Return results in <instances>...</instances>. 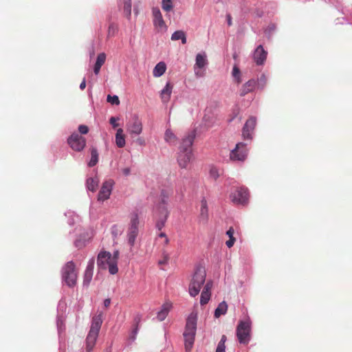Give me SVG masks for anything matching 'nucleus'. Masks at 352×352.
<instances>
[{"label":"nucleus","instance_id":"de8ad7c7","mask_svg":"<svg viewBox=\"0 0 352 352\" xmlns=\"http://www.w3.org/2000/svg\"><path fill=\"white\" fill-rule=\"evenodd\" d=\"M239 75H241L240 69L236 66H234L233 67V70H232V76L234 78H236L237 76H239Z\"/></svg>","mask_w":352,"mask_h":352},{"label":"nucleus","instance_id":"c85d7f7f","mask_svg":"<svg viewBox=\"0 0 352 352\" xmlns=\"http://www.w3.org/2000/svg\"><path fill=\"white\" fill-rule=\"evenodd\" d=\"M228 309V305L225 301L219 304L217 308L214 311V317L219 318L221 316L226 314Z\"/></svg>","mask_w":352,"mask_h":352},{"label":"nucleus","instance_id":"ddd939ff","mask_svg":"<svg viewBox=\"0 0 352 352\" xmlns=\"http://www.w3.org/2000/svg\"><path fill=\"white\" fill-rule=\"evenodd\" d=\"M111 253L107 251H101L98 255L97 263L100 268L109 270L111 265Z\"/></svg>","mask_w":352,"mask_h":352},{"label":"nucleus","instance_id":"c756f323","mask_svg":"<svg viewBox=\"0 0 352 352\" xmlns=\"http://www.w3.org/2000/svg\"><path fill=\"white\" fill-rule=\"evenodd\" d=\"M91 151V159L88 163L89 167H93L97 164L98 162V153L95 147H92L90 149Z\"/></svg>","mask_w":352,"mask_h":352},{"label":"nucleus","instance_id":"a211bd4d","mask_svg":"<svg viewBox=\"0 0 352 352\" xmlns=\"http://www.w3.org/2000/svg\"><path fill=\"white\" fill-rule=\"evenodd\" d=\"M153 15L154 17L153 23L155 26H158L160 28L166 27L165 22L159 8H153Z\"/></svg>","mask_w":352,"mask_h":352},{"label":"nucleus","instance_id":"bf43d9fd","mask_svg":"<svg viewBox=\"0 0 352 352\" xmlns=\"http://www.w3.org/2000/svg\"><path fill=\"white\" fill-rule=\"evenodd\" d=\"M164 243H165L166 245L168 244L169 239H168V237H166Z\"/></svg>","mask_w":352,"mask_h":352},{"label":"nucleus","instance_id":"f8f14e48","mask_svg":"<svg viewBox=\"0 0 352 352\" xmlns=\"http://www.w3.org/2000/svg\"><path fill=\"white\" fill-rule=\"evenodd\" d=\"M127 131L131 135H140L142 132V121L135 116L132 118L131 121L128 124Z\"/></svg>","mask_w":352,"mask_h":352},{"label":"nucleus","instance_id":"49530a36","mask_svg":"<svg viewBox=\"0 0 352 352\" xmlns=\"http://www.w3.org/2000/svg\"><path fill=\"white\" fill-rule=\"evenodd\" d=\"M118 120H119V118L111 117L109 119V123L113 128H116L118 126V124L116 122Z\"/></svg>","mask_w":352,"mask_h":352},{"label":"nucleus","instance_id":"603ef678","mask_svg":"<svg viewBox=\"0 0 352 352\" xmlns=\"http://www.w3.org/2000/svg\"><path fill=\"white\" fill-rule=\"evenodd\" d=\"M227 21H228V25L229 26H231L232 25V17L230 16V14H227Z\"/></svg>","mask_w":352,"mask_h":352},{"label":"nucleus","instance_id":"6e6552de","mask_svg":"<svg viewBox=\"0 0 352 352\" xmlns=\"http://www.w3.org/2000/svg\"><path fill=\"white\" fill-rule=\"evenodd\" d=\"M248 192L245 188H238L230 195L231 201L236 205H245L248 201Z\"/></svg>","mask_w":352,"mask_h":352},{"label":"nucleus","instance_id":"37998d69","mask_svg":"<svg viewBox=\"0 0 352 352\" xmlns=\"http://www.w3.org/2000/svg\"><path fill=\"white\" fill-rule=\"evenodd\" d=\"M94 266V258H91L88 263V265L86 267L85 272L93 273Z\"/></svg>","mask_w":352,"mask_h":352},{"label":"nucleus","instance_id":"3c124183","mask_svg":"<svg viewBox=\"0 0 352 352\" xmlns=\"http://www.w3.org/2000/svg\"><path fill=\"white\" fill-rule=\"evenodd\" d=\"M137 143L140 145H144L145 144V141L143 138H138L136 140Z\"/></svg>","mask_w":352,"mask_h":352},{"label":"nucleus","instance_id":"4be33fe9","mask_svg":"<svg viewBox=\"0 0 352 352\" xmlns=\"http://www.w3.org/2000/svg\"><path fill=\"white\" fill-rule=\"evenodd\" d=\"M107 56L105 53H100L96 58V62L94 67V72L96 75H98L100 72L101 67L104 65L106 60Z\"/></svg>","mask_w":352,"mask_h":352},{"label":"nucleus","instance_id":"58836bf2","mask_svg":"<svg viewBox=\"0 0 352 352\" xmlns=\"http://www.w3.org/2000/svg\"><path fill=\"white\" fill-rule=\"evenodd\" d=\"M93 273L85 272L84 278H83V285L85 286H88L92 279Z\"/></svg>","mask_w":352,"mask_h":352},{"label":"nucleus","instance_id":"2f4dec72","mask_svg":"<svg viewBox=\"0 0 352 352\" xmlns=\"http://www.w3.org/2000/svg\"><path fill=\"white\" fill-rule=\"evenodd\" d=\"M124 15L129 19L131 14V0H123Z\"/></svg>","mask_w":352,"mask_h":352},{"label":"nucleus","instance_id":"393cba45","mask_svg":"<svg viewBox=\"0 0 352 352\" xmlns=\"http://www.w3.org/2000/svg\"><path fill=\"white\" fill-rule=\"evenodd\" d=\"M210 285L208 283L204 286V290L201 294L200 303L201 305H206L208 302L210 298Z\"/></svg>","mask_w":352,"mask_h":352},{"label":"nucleus","instance_id":"8fccbe9b","mask_svg":"<svg viewBox=\"0 0 352 352\" xmlns=\"http://www.w3.org/2000/svg\"><path fill=\"white\" fill-rule=\"evenodd\" d=\"M122 172L123 173V175H124L125 176H127L130 174L131 173V169L130 168H124L122 170Z\"/></svg>","mask_w":352,"mask_h":352},{"label":"nucleus","instance_id":"5fc2aeb1","mask_svg":"<svg viewBox=\"0 0 352 352\" xmlns=\"http://www.w3.org/2000/svg\"><path fill=\"white\" fill-rule=\"evenodd\" d=\"M111 304V300L109 298H107L104 301V305L105 307H108Z\"/></svg>","mask_w":352,"mask_h":352},{"label":"nucleus","instance_id":"ea45409f","mask_svg":"<svg viewBox=\"0 0 352 352\" xmlns=\"http://www.w3.org/2000/svg\"><path fill=\"white\" fill-rule=\"evenodd\" d=\"M107 101L112 104L118 105L120 104V100L118 96H111L108 95L107 98Z\"/></svg>","mask_w":352,"mask_h":352},{"label":"nucleus","instance_id":"6ab92c4d","mask_svg":"<svg viewBox=\"0 0 352 352\" xmlns=\"http://www.w3.org/2000/svg\"><path fill=\"white\" fill-rule=\"evenodd\" d=\"M171 194H172V192L170 190L162 189L161 190L160 195V204L158 206L159 211H160V210L162 209V208L163 206L166 208V205L167 204L168 198Z\"/></svg>","mask_w":352,"mask_h":352},{"label":"nucleus","instance_id":"f704fd0d","mask_svg":"<svg viewBox=\"0 0 352 352\" xmlns=\"http://www.w3.org/2000/svg\"><path fill=\"white\" fill-rule=\"evenodd\" d=\"M267 79L266 76L264 74H263L256 81V87L261 89H263L267 84Z\"/></svg>","mask_w":352,"mask_h":352},{"label":"nucleus","instance_id":"412c9836","mask_svg":"<svg viewBox=\"0 0 352 352\" xmlns=\"http://www.w3.org/2000/svg\"><path fill=\"white\" fill-rule=\"evenodd\" d=\"M172 307V304L169 302H165L160 311L157 312V318L160 321H163L167 316Z\"/></svg>","mask_w":352,"mask_h":352},{"label":"nucleus","instance_id":"4468645a","mask_svg":"<svg viewBox=\"0 0 352 352\" xmlns=\"http://www.w3.org/2000/svg\"><path fill=\"white\" fill-rule=\"evenodd\" d=\"M267 56V52L263 49V47L260 45L254 50L253 58L254 62L258 65L264 64Z\"/></svg>","mask_w":352,"mask_h":352},{"label":"nucleus","instance_id":"dca6fc26","mask_svg":"<svg viewBox=\"0 0 352 352\" xmlns=\"http://www.w3.org/2000/svg\"><path fill=\"white\" fill-rule=\"evenodd\" d=\"M256 80L250 79L243 84L240 89V96H245L248 93L252 92L256 88Z\"/></svg>","mask_w":352,"mask_h":352},{"label":"nucleus","instance_id":"a878e982","mask_svg":"<svg viewBox=\"0 0 352 352\" xmlns=\"http://www.w3.org/2000/svg\"><path fill=\"white\" fill-rule=\"evenodd\" d=\"M123 132V129L120 128L117 130L116 134V144L119 148H122L125 146V136Z\"/></svg>","mask_w":352,"mask_h":352},{"label":"nucleus","instance_id":"a19ab883","mask_svg":"<svg viewBox=\"0 0 352 352\" xmlns=\"http://www.w3.org/2000/svg\"><path fill=\"white\" fill-rule=\"evenodd\" d=\"M210 177L214 180H217L218 177L220 176V173L218 168L216 167H212L210 169Z\"/></svg>","mask_w":352,"mask_h":352},{"label":"nucleus","instance_id":"39448f33","mask_svg":"<svg viewBox=\"0 0 352 352\" xmlns=\"http://www.w3.org/2000/svg\"><path fill=\"white\" fill-rule=\"evenodd\" d=\"M78 272L74 262H67L62 269V278L67 286L72 287L76 285Z\"/></svg>","mask_w":352,"mask_h":352},{"label":"nucleus","instance_id":"f3484780","mask_svg":"<svg viewBox=\"0 0 352 352\" xmlns=\"http://www.w3.org/2000/svg\"><path fill=\"white\" fill-rule=\"evenodd\" d=\"M159 212L160 217L156 222L155 226L159 230H161L164 228L165 223L167 220L168 216V211L167 208L163 206L160 211H159Z\"/></svg>","mask_w":352,"mask_h":352},{"label":"nucleus","instance_id":"c9c22d12","mask_svg":"<svg viewBox=\"0 0 352 352\" xmlns=\"http://www.w3.org/2000/svg\"><path fill=\"white\" fill-rule=\"evenodd\" d=\"M226 342V336L225 335H223L221 336V340L218 343L216 352H225L226 346L225 343Z\"/></svg>","mask_w":352,"mask_h":352},{"label":"nucleus","instance_id":"4c0bfd02","mask_svg":"<svg viewBox=\"0 0 352 352\" xmlns=\"http://www.w3.org/2000/svg\"><path fill=\"white\" fill-rule=\"evenodd\" d=\"M118 32V26L114 23H111L109 25L108 32H107V37L114 36Z\"/></svg>","mask_w":352,"mask_h":352},{"label":"nucleus","instance_id":"0eeeda50","mask_svg":"<svg viewBox=\"0 0 352 352\" xmlns=\"http://www.w3.org/2000/svg\"><path fill=\"white\" fill-rule=\"evenodd\" d=\"M139 219L137 214H133L131 218L129 228L127 231V241L130 246L135 245L138 234Z\"/></svg>","mask_w":352,"mask_h":352},{"label":"nucleus","instance_id":"f257e3e1","mask_svg":"<svg viewBox=\"0 0 352 352\" xmlns=\"http://www.w3.org/2000/svg\"><path fill=\"white\" fill-rule=\"evenodd\" d=\"M195 138V131H192L182 140L177 156V162L182 168H187L192 157V145Z\"/></svg>","mask_w":352,"mask_h":352},{"label":"nucleus","instance_id":"c03bdc74","mask_svg":"<svg viewBox=\"0 0 352 352\" xmlns=\"http://www.w3.org/2000/svg\"><path fill=\"white\" fill-rule=\"evenodd\" d=\"M78 131L80 134H87L89 132V128L86 125L81 124L78 126Z\"/></svg>","mask_w":352,"mask_h":352},{"label":"nucleus","instance_id":"aec40b11","mask_svg":"<svg viewBox=\"0 0 352 352\" xmlns=\"http://www.w3.org/2000/svg\"><path fill=\"white\" fill-rule=\"evenodd\" d=\"M119 258V251L116 250L113 252V255L111 254V265L109 268V273L111 274H116L118 272V260Z\"/></svg>","mask_w":352,"mask_h":352},{"label":"nucleus","instance_id":"09e8293b","mask_svg":"<svg viewBox=\"0 0 352 352\" xmlns=\"http://www.w3.org/2000/svg\"><path fill=\"white\" fill-rule=\"evenodd\" d=\"M136 320V325H135V329L133 330V338H135V336L138 333V323L140 322V318H138L137 319H135Z\"/></svg>","mask_w":352,"mask_h":352},{"label":"nucleus","instance_id":"4d7b16f0","mask_svg":"<svg viewBox=\"0 0 352 352\" xmlns=\"http://www.w3.org/2000/svg\"><path fill=\"white\" fill-rule=\"evenodd\" d=\"M235 79H236V82H237L238 84L241 83V81H242V80H241V75L237 76V77H236V78H235Z\"/></svg>","mask_w":352,"mask_h":352},{"label":"nucleus","instance_id":"6e6d98bb","mask_svg":"<svg viewBox=\"0 0 352 352\" xmlns=\"http://www.w3.org/2000/svg\"><path fill=\"white\" fill-rule=\"evenodd\" d=\"M180 40L182 41V44H186V43L187 40H186V34L185 33L182 36V38H180Z\"/></svg>","mask_w":352,"mask_h":352},{"label":"nucleus","instance_id":"473e14b6","mask_svg":"<svg viewBox=\"0 0 352 352\" xmlns=\"http://www.w3.org/2000/svg\"><path fill=\"white\" fill-rule=\"evenodd\" d=\"M200 214L201 217L204 219L208 218V205L205 199H203L201 201Z\"/></svg>","mask_w":352,"mask_h":352},{"label":"nucleus","instance_id":"e433bc0d","mask_svg":"<svg viewBox=\"0 0 352 352\" xmlns=\"http://www.w3.org/2000/svg\"><path fill=\"white\" fill-rule=\"evenodd\" d=\"M162 8L166 12L170 11L173 8V2L171 0H162Z\"/></svg>","mask_w":352,"mask_h":352},{"label":"nucleus","instance_id":"423d86ee","mask_svg":"<svg viewBox=\"0 0 352 352\" xmlns=\"http://www.w3.org/2000/svg\"><path fill=\"white\" fill-rule=\"evenodd\" d=\"M251 322L250 319L241 320L236 327V336L239 342L248 344L250 340Z\"/></svg>","mask_w":352,"mask_h":352},{"label":"nucleus","instance_id":"9d476101","mask_svg":"<svg viewBox=\"0 0 352 352\" xmlns=\"http://www.w3.org/2000/svg\"><path fill=\"white\" fill-rule=\"evenodd\" d=\"M248 152L245 144L239 142L230 153V159L232 161H244L247 157Z\"/></svg>","mask_w":352,"mask_h":352},{"label":"nucleus","instance_id":"2eb2a0df","mask_svg":"<svg viewBox=\"0 0 352 352\" xmlns=\"http://www.w3.org/2000/svg\"><path fill=\"white\" fill-rule=\"evenodd\" d=\"M256 126V118H250L243 128V136L245 139L252 138V132Z\"/></svg>","mask_w":352,"mask_h":352},{"label":"nucleus","instance_id":"79ce46f5","mask_svg":"<svg viewBox=\"0 0 352 352\" xmlns=\"http://www.w3.org/2000/svg\"><path fill=\"white\" fill-rule=\"evenodd\" d=\"M184 32L182 30H177L175 31L171 36V39L173 41H177L182 38V36L184 35Z\"/></svg>","mask_w":352,"mask_h":352},{"label":"nucleus","instance_id":"13d9d810","mask_svg":"<svg viewBox=\"0 0 352 352\" xmlns=\"http://www.w3.org/2000/svg\"><path fill=\"white\" fill-rule=\"evenodd\" d=\"M159 236L160 237H164L166 239V237H167L166 234L164 233V232H161L160 234H159Z\"/></svg>","mask_w":352,"mask_h":352},{"label":"nucleus","instance_id":"5701e85b","mask_svg":"<svg viewBox=\"0 0 352 352\" xmlns=\"http://www.w3.org/2000/svg\"><path fill=\"white\" fill-rule=\"evenodd\" d=\"M172 89L173 85L170 82H167L160 94V96L163 102H167L169 101L172 93Z\"/></svg>","mask_w":352,"mask_h":352},{"label":"nucleus","instance_id":"9b49d317","mask_svg":"<svg viewBox=\"0 0 352 352\" xmlns=\"http://www.w3.org/2000/svg\"><path fill=\"white\" fill-rule=\"evenodd\" d=\"M114 184V182L112 179H109L107 181H105L101 187V189L99 191V193L98 195V200L103 201L104 200H107L109 198L113 186Z\"/></svg>","mask_w":352,"mask_h":352},{"label":"nucleus","instance_id":"a18cd8bd","mask_svg":"<svg viewBox=\"0 0 352 352\" xmlns=\"http://www.w3.org/2000/svg\"><path fill=\"white\" fill-rule=\"evenodd\" d=\"M169 256L167 254H164L163 258L158 261L159 265H164L168 263Z\"/></svg>","mask_w":352,"mask_h":352},{"label":"nucleus","instance_id":"bb28decb","mask_svg":"<svg viewBox=\"0 0 352 352\" xmlns=\"http://www.w3.org/2000/svg\"><path fill=\"white\" fill-rule=\"evenodd\" d=\"M98 183L99 179L97 176L94 177H89L87 179V187L89 190L94 192L98 188Z\"/></svg>","mask_w":352,"mask_h":352},{"label":"nucleus","instance_id":"1a4fd4ad","mask_svg":"<svg viewBox=\"0 0 352 352\" xmlns=\"http://www.w3.org/2000/svg\"><path fill=\"white\" fill-rule=\"evenodd\" d=\"M67 143L72 150L80 152L86 146V139L78 133H74L67 139Z\"/></svg>","mask_w":352,"mask_h":352},{"label":"nucleus","instance_id":"864d4df0","mask_svg":"<svg viewBox=\"0 0 352 352\" xmlns=\"http://www.w3.org/2000/svg\"><path fill=\"white\" fill-rule=\"evenodd\" d=\"M86 87V80L84 78L80 85V89L83 90Z\"/></svg>","mask_w":352,"mask_h":352},{"label":"nucleus","instance_id":"cd10ccee","mask_svg":"<svg viewBox=\"0 0 352 352\" xmlns=\"http://www.w3.org/2000/svg\"><path fill=\"white\" fill-rule=\"evenodd\" d=\"M207 64L208 60L206 59V54H197L196 56L195 67L201 69L204 67Z\"/></svg>","mask_w":352,"mask_h":352},{"label":"nucleus","instance_id":"20e7f679","mask_svg":"<svg viewBox=\"0 0 352 352\" xmlns=\"http://www.w3.org/2000/svg\"><path fill=\"white\" fill-rule=\"evenodd\" d=\"M206 270L202 267L196 269L189 285V294L191 296H196L206 280Z\"/></svg>","mask_w":352,"mask_h":352},{"label":"nucleus","instance_id":"7c9ffc66","mask_svg":"<svg viewBox=\"0 0 352 352\" xmlns=\"http://www.w3.org/2000/svg\"><path fill=\"white\" fill-rule=\"evenodd\" d=\"M234 230L232 227H230L226 232V234L228 236L229 240L226 242V244L229 248H232L236 241V239L234 237Z\"/></svg>","mask_w":352,"mask_h":352},{"label":"nucleus","instance_id":"b1692460","mask_svg":"<svg viewBox=\"0 0 352 352\" xmlns=\"http://www.w3.org/2000/svg\"><path fill=\"white\" fill-rule=\"evenodd\" d=\"M166 70V65L164 62L161 61L158 63L153 70V75L155 78L162 76Z\"/></svg>","mask_w":352,"mask_h":352},{"label":"nucleus","instance_id":"72a5a7b5","mask_svg":"<svg viewBox=\"0 0 352 352\" xmlns=\"http://www.w3.org/2000/svg\"><path fill=\"white\" fill-rule=\"evenodd\" d=\"M176 136L171 130L167 129L165 132L164 140L168 143H175L176 142Z\"/></svg>","mask_w":352,"mask_h":352},{"label":"nucleus","instance_id":"f03ea898","mask_svg":"<svg viewBox=\"0 0 352 352\" xmlns=\"http://www.w3.org/2000/svg\"><path fill=\"white\" fill-rule=\"evenodd\" d=\"M197 315L192 312L186 320L184 338L185 342V349L186 351H190L192 348L197 329Z\"/></svg>","mask_w":352,"mask_h":352},{"label":"nucleus","instance_id":"7ed1b4c3","mask_svg":"<svg viewBox=\"0 0 352 352\" xmlns=\"http://www.w3.org/2000/svg\"><path fill=\"white\" fill-rule=\"evenodd\" d=\"M102 323V319L101 314L93 318L91 328L86 339L87 351L88 352L92 350L96 344Z\"/></svg>","mask_w":352,"mask_h":352}]
</instances>
